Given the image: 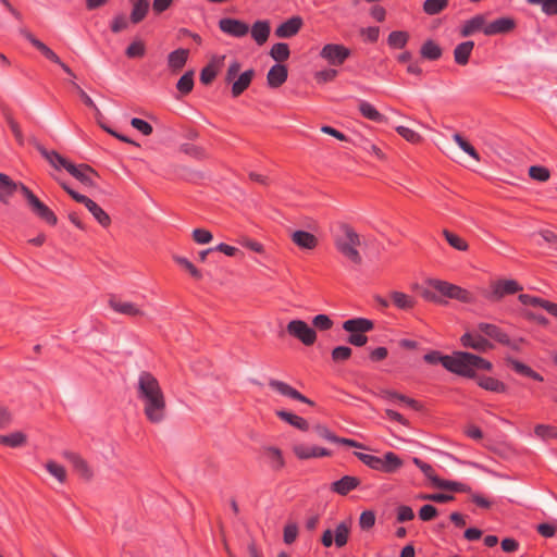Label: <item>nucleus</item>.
I'll use <instances>...</instances> for the list:
<instances>
[{"mask_svg": "<svg viewBox=\"0 0 557 557\" xmlns=\"http://www.w3.org/2000/svg\"><path fill=\"white\" fill-rule=\"evenodd\" d=\"M333 243L336 250L355 265L362 263L359 252L361 236L348 223H339L333 233Z\"/></svg>", "mask_w": 557, "mask_h": 557, "instance_id": "obj_1", "label": "nucleus"}, {"mask_svg": "<svg viewBox=\"0 0 557 557\" xmlns=\"http://www.w3.org/2000/svg\"><path fill=\"white\" fill-rule=\"evenodd\" d=\"M492 362L467 351H454L446 359L447 371L468 379L476 377L475 370L492 371Z\"/></svg>", "mask_w": 557, "mask_h": 557, "instance_id": "obj_2", "label": "nucleus"}, {"mask_svg": "<svg viewBox=\"0 0 557 557\" xmlns=\"http://www.w3.org/2000/svg\"><path fill=\"white\" fill-rule=\"evenodd\" d=\"M354 455L370 469L384 473H394L404 465L403 460L393 451L385 453L383 458L360 451H355Z\"/></svg>", "mask_w": 557, "mask_h": 557, "instance_id": "obj_3", "label": "nucleus"}, {"mask_svg": "<svg viewBox=\"0 0 557 557\" xmlns=\"http://www.w3.org/2000/svg\"><path fill=\"white\" fill-rule=\"evenodd\" d=\"M373 329L374 322L367 318H352L343 322V330L349 333L347 343L356 347H362L368 343L366 333Z\"/></svg>", "mask_w": 557, "mask_h": 557, "instance_id": "obj_4", "label": "nucleus"}, {"mask_svg": "<svg viewBox=\"0 0 557 557\" xmlns=\"http://www.w3.org/2000/svg\"><path fill=\"white\" fill-rule=\"evenodd\" d=\"M242 69V64L237 60H233L226 70L225 82L232 83V96L234 98L239 97L251 84L255 77V70L249 69L243 72L238 77V73Z\"/></svg>", "mask_w": 557, "mask_h": 557, "instance_id": "obj_5", "label": "nucleus"}, {"mask_svg": "<svg viewBox=\"0 0 557 557\" xmlns=\"http://www.w3.org/2000/svg\"><path fill=\"white\" fill-rule=\"evenodd\" d=\"M146 419L152 424L162 423L168 416V404L164 393L139 400Z\"/></svg>", "mask_w": 557, "mask_h": 557, "instance_id": "obj_6", "label": "nucleus"}, {"mask_svg": "<svg viewBox=\"0 0 557 557\" xmlns=\"http://www.w3.org/2000/svg\"><path fill=\"white\" fill-rule=\"evenodd\" d=\"M478 331L485 336L496 341L498 344L507 346L515 351H520L522 344L525 343L524 338L522 337L510 339L509 335L496 324L480 322L478 324Z\"/></svg>", "mask_w": 557, "mask_h": 557, "instance_id": "obj_7", "label": "nucleus"}, {"mask_svg": "<svg viewBox=\"0 0 557 557\" xmlns=\"http://www.w3.org/2000/svg\"><path fill=\"white\" fill-rule=\"evenodd\" d=\"M429 285L444 297L457 299L465 304H471L474 301V296L471 292L449 282L430 280Z\"/></svg>", "mask_w": 557, "mask_h": 557, "instance_id": "obj_8", "label": "nucleus"}, {"mask_svg": "<svg viewBox=\"0 0 557 557\" xmlns=\"http://www.w3.org/2000/svg\"><path fill=\"white\" fill-rule=\"evenodd\" d=\"M62 188L77 202L83 203L87 210L92 214L95 220L102 226L109 227L111 224V218L109 214L98 206L94 200L85 195H82L64 183H61Z\"/></svg>", "mask_w": 557, "mask_h": 557, "instance_id": "obj_9", "label": "nucleus"}, {"mask_svg": "<svg viewBox=\"0 0 557 557\" xmlns=\"http://www.w3.org/2000/svg\"><path fill=\"white\" fill-rule=\"evenodd\" d=\"M289 336L298 339L305 346H312L317 342V332L304 320H292L286 325Z\"/></svg>", "mask_w": 557, "mask_h": 557, "instance_id": "obj_10", "label": "nucleus"}, {"mask_svg": "<svg viewBox=\"0 0 557 557\" xmlns=\"http://www.w3.org/2000/svg\"><path fill=\"white\" fill-rule=\"evenodd\" d=\"M163 393L158 379L148 371H141L138 375L136 396L138 400H146L148 397Z\"/></svg>", "mask_w": 557, "mask_h": 557, "instance_id": "obj_11", "label": "nucleus"}, {"mask_svg": "<svg viewBox=\"0 0 557 557\" xmlns=\"http://www.w3.org/2000/svg\"><path fill=\"white\" fill-rule=\"evenodd\" d=\"M21 35L27 39L45 58H47L49 61L58 64L67 75L72 77H76L73 71L61 61V59L58 57V54L51 50L46 44L37 39L29 30L26 28L20 29Z\"/></svg>", "mask_w": 557, "mask_h": 557, "instance_id": "obj_12", "label": "nucleus"}, {"mask_svg": "<svg viewBox=\"0 0 557 557\" xmlns=\"http://www.w3.org/2000/svg\"><path fill=\"white\" fill-rule=\"evenodd\" d=\"M21 35L27 39L45 58H47L49 61L58 64L67 75L72 77H76L73 71L61 61V59L58 57V54L51 50L46 44L37 39L29 30L26 28L20 29Z\"/></svg>", "mask_w": 557, "mask_h": 557, "instance_id": "obj_13", "label": "nucleus"}, {"mask_svg": "<svg viewBox=\"0 0 557 557\" xmlns=\"http://www.w3.org/2000/svg\"><path fill=\"white\" fill-rule=\"evenodd\" d=\"M523 289V287L515 280H498L491 285V292L486 294V299L497 302L505 296L513 295Z\"/></svg>", "mask_w": 557, "mask_h": 557, "instance_id": "obj_14", "label": "nucleus"}, {"mask_svg": "<svg viewBox=\"0 0 557 557\" xmlns=\"http://www.w3.org/2000/svg\"><path fill=\"white\" fill-rule=\"evenodd\" d=\"M350 528L348 523L341 522L336 525L335 531L327 529L323 532L321 543L324 547H331L333 544L341 548L345 546L349 539Z\"/></svg>", "mask_w": 557, "mask_h": 557, "instance_id": "obj_15", "label": "nucleus"}, {"mask_svg": "<svg viewBox=\"0 0 557 557\" xmlns=\"http://www.w3.org/2000/svg\"><path fill=\"white\" fill-rule=\"evenodd\" d=\"M350 54V49L339 44H327L320 51V57L334 66L342 65Z\"/></svg>", "mask_w": 557, "mask_h": 557, "instance_id": "obj_16", "label": "nucleus"}, {"mask_svg": "<svg viewBox=\"0 0 557 557\" xmlns=\"http://www.w3.org/2000/svg\"><path fill=\"white\" fill-rule=\"evenodd\" d=\"M66 171L75 177L77 181H79L83 185L87 187H95L96 186V177H98V173L88 164L82 163L78 165H75L74 163L70 162V164H66Z\"/></svg>", "mask_w": 557, "mask_h": 557, "instance_id": "obj_17", "label": "nucleus"}, {"mask_svg": "<svg viewBox=\"0 0 557 557\" xmlns=\"http://www.w3.org/2000/svg\"><path fill=\"white\" fill-rule=\"evenodd\" d=\"M219 28L222 33L235 38L245 37L249 33V25L237 18L223 17L219 21Z\"/></svg>", "mask_w": 557, "mask_h": 557, "instance_id": "obj_18", "label": "nucleus"}, {"mask_svg": "<svg viewBox=\"0 0 557 557\" xmlns=\"http://www.w3.org/2000/svg\"><path fill=\"white\" fill-rule=\"evenodd\" d=\"M269 386L282 396L298 400V401L307 404L309 406H314V403L311 399H309L308 397L302 395L300 392L295 389L293 386H290L289 384H287L283 381H280L276 379H271V380H269Z\"/></svg>", "mask_w": 557, "mask_h": 557, "instance_id": "obj_19", "label": "nucleus"}, {"mask_svg": "<svg viewBox=\"0 0 557 557\" xmlns=\"http://www.w3.org/2000/svg\"><path fill=\"white\" fill-rule=\"evenodd\" d=\"M460 343L466 348H471L480 352L491 350L494 345L479 333L467 332L460 337Z\"/></svg>", "mask_w": 557, "mask_h": 557, "instance_id": "obj_20", "label": "nucleus"}, {"mask_svg": "<svg viewBox=\"0 0 557 557\" xmlns=\"http://www.w3.org/2000/svg\"><path fill=\"white\" fill-rule=\"evenodd\" d=\"M304 25V21L300 16H292L286 20L282 24H280L275 29V36L278 38H290L299 33Z\"/></svg>", "mask_w": 557, "mask_h": 557, "instance_id": "obj_21", "label": "nucleus"}, {"mask_svg": "<svg viewBox=\"0 0 557 557\" xmlns=\"http://www.w3.org/2000/svg\"><path fill=\"white\" fill-rule=\"evenodd\" d=\"M516 27V22L511 17H499L486 24L483 33L486 36L510 33Z\"/></svg>", "mask_w": 557, "mask_h": 557, "instance_id": "obj_22", "label": "nucleus"}, {"mask_svg": "<svg viewBox=\"0 0 557 557\" xmlns=\"http://www.w3.org/2000/svg\"><path fill=\"white\" fill-rule=\"evenodd\" d=\"M63 457L71 462L74 470L84 479V480H90L92 478V471L89 468L86 460H84L78 454L74 451L65 450L63 453Z\"/></svg>", "mask_w": 557, "mask_h": 557, "instance_id": "obj_23", "label": "nucleus"}, {"mask_svg": "<svg viewBox=\"0 0 557 557\" xmlns=\"http://www.w3.org/2000/svg\"><path fill=\"white\" fill-rule=\"evenodd\" d=\"M292 242L300 249L313 250L317 248L319 240L315 235L307 231H295L290 234Z\"/></svg>", "mask_w": 557, "mask_h": 557, "instance_id": "obj_24", "label": "nucleus"}, {"mask_svg": "<svg viewBox=\"0 0 557 557\" xmlns=\"http://www.w3.org/2000/svg\"><path fill=\"white\" fill-rule=\"evenodd\" d=\"M288 77L287 66L281 63L274 64L267 74V84L270 88L281 87Z\"/></svg>", "mask_w": 557, "mask_h": 557, "instance_id": "obj_25", "label": "nucleus"}, {"mask_svg": "<svg viewBox=\"0 0 557 557\" xmlns=\"http://www.w3.org/2000/svg\"><path fill=\"white\" fill-rule=\"evenodd\" d=\"M361 481L357 476L344 475L331 484V491L345 496L360 485Z\"/></svg>", "mask_w": 557, "mask_h": 557, "instance_id": "obj_26", "label": "nucleus"}, {"mask_svg": "<svg viewBox=\"0 0 557 557\" xmlns=\"http://www.w3.org/2000/svg\"><path fill=\"white\" fill-rule=\"evenodd\" d=\"M293 451L300 460L331 456V451L326 448L317 446L309 447L302 444L295 445Z\"/></svg>", "mask_w": 557, "mask_h": 557, "instance_id": "obj_27", "label": "nucleus"}, {"mask_svg": "<svg viewBox=\"0 0 557 557\" xmlns=\"http://www.w3.org/2000/svg\"><path fill=\"white\" fill-rule=\"evenodd\" d=\"M109 306L115 312L128 317H143L145 314L144 311L135 304L129 301H121L114 297L109 299Z\"/></svg>", "mask_w": 557, "mask_h": 557, "instance_id": "obj_28", "label": "nucleus"}, {"mask_svg": "<svg viewBox=\"0 0 557 557\" xmlns=\"http://www.w3.org/2000/svg\"><path fill=\"white\" fill-rule=\"evenodd\" d=\"M249 30L256 44L262 46L268 41L271 33L270 22L267 20L256 21Z\"/></svg>", "mask_w": 557, "mask_h": 557, "instance_id": "obj_29", "label": "nucleus"}, {"mask_svg": "<svg viewBox=\"0 0 557 557\" xmlns=\"http://www.w3.org/2000/svg\"><path fill=\"white\" fill-rule=\"evenodd\" d=\"M389 298L397 309L404 311L412 310L417 305V299L413 296L398 290L391 292Z\"/></svg>", "mask_w": 557, "mask_h": 557, "instance_id": "obj_30", "label": "nucleus"}, {"mask_svg": "<svg viewBox=\"0 0 557 557\" xmlns=\"http://www.w3.org/2000/svg\"><path fill=\"white\" fill-rule=\"evenodd\" d=\"M36 149L57 170L66 169V164H70V161L55 150H48L38 143L36 144Z\"/></svg>", "mask_w": 557, "mask_h": 557, "instance_id": "obj_31", "label": "nucleus"}, {"mask_svg": "<svg viewBox=\"0 0 557 557\" xmlns=\"http://www.w3.org/2000/svg\"><path fill=\"white\" fill-rule=\"evenodd\" d=\"M189 51L184 48H178L168 55V66L173 73L180 72L186 64Z\"/></svg>", "mask_w": 557, "mask_h": 557, "instance_id": "obj_32", "label": "nucleus"}, {"mask_svg": "<svg viewBox=\"0 0 557 557\" xmlns=\"http://www.w3.org/2000/svg\"><path fill=\"white\" fill-rule=\"evenodd\" d=\"M263 454L267 457V461L273 471H281L285 467L283 453L280 448L268 446L263 448Z\"/></svg>", "mask_w": 557, "mask_h": 557, "instance_id": "obj_33", "label": "nucleus"}, {"mask_svg": "<svg viewBox=\"0 0 557 557\" xmlns=\"http://www.w3.org/2000/svg\"><path fill=\"white\" fill-rule=\"evenodd\" d=\"M486 26L485 17L482 14H476L470 20L466 21L460 29V35L462 37H469L474 33L482 30Z\"/></svg>", "mask_w": 557, "mask_h": 557, "instance_id": "obj_34", "label": "nucleus"}, {"mask_svg": "<svg viewBox=\"0 0 557 557\" xmlns=\"http://www.w3.org/2000/svg\"><path fill=\"white\" fill-rule=\"evenodd\" d=\"M506 362L519 374L533 379L537 382H543V376L534 371L529 366L524 364L523 362L516 360L511 357L506 358Z\"/></svg>", "mask_w": 557, "mask_h": 557, "instance_id": "obj_35", "label": "nucleus"}, {"mask_svg": "<svg viewBox=\"0 0 557 557\" xmlns=\"http://www.w3.org/2000/svg\"><path fill=\"white\" fill-rule=\"evenodd\" d=\"M474 48L472 40L463 41L454 49V60L458 65H466L469 62L471 52Z\"/></svg>", "mask_w": 557, "mask_h": 557, "instance_id": "obj_36", "label": "nucleus"}, {"mask_svg": "<svg viewBox=\"0 0 557 557\" xmlns=\"http://www.w3.org/2000/svg\"><path fill=\"white\" fill-rule=\"evenodd\" d=\"M475 379L478 385L486 391L494 393H505L507 391L506 384L495 377L481 375Z\"/></svg>", "mask_w": 557, "mask_h": 557, "instance_id": "obj_37", "label": "nucleus"}, {"mask_svg": "<svg viewBox=\"0 0 557 557\" xmlns=\"http://www.w3.org/2000/svg\"><path fill=\"white\" fill-rule=\"evenodd\" d=\"M276 416L285 421L286 423L293 425L294 428L300 430V431H308L309 430V423L306 419L302 417H299L295 413L288 412L286 410H277Z\"/></svg>", "mask_w": 557, "mask_h": 557, "instance_id": "obj_38", "label": "nucleus"}, {"mask_svg": "<svg viewBox=\"0 0 557 557\" xmlns=\"http://www.w3.org/2000/svg\"><path fill=\"white\" fill-rule=\"evenodd\" d=\"M149 1L148 0H133V9L131 12V22L133 24L140 23L148 14Z\"/></svg>", "mask_w": 557, "mask_h": 557, "instance_id": "obj_39", "label": "nucleus"}, {"mask_svg": "<svg viewBox=\"0 0 557 557\" xmlns=\"http://www.w3.org/2000/svg\"><path fill=\"white\" fill-rule=\"evenodd\" d=\"M180 151L198 161L209 159V153L207 150L198 145L189 143L182 144L180 146Z\"/></svg>", "mask_w": 557, "mask_h": 557, "instance_id": "obj_40", "label": "nucleus"}, {"mask_svg": "<svg viewBox=\"0 0 557 557\" xmlns=\"http://www.w3.org/2000/svg\"><path fill=\"white\" fill-rule=\"evenodd\" d=\"M420 53L422 58L435 61L438 60L442 57V48L432 39L426 40L421 49Z\"/></svg>", "mask_w": 557, "mask_h": 557, "instance_id": "obj_41", "label": "nucleus"}, {"mask_svg": "<svg viewBox=\"0 0 557 557\" xmlns=\"http://www.w3.org/2000/svg\"><path fill=\"white\" fill-rule=\"evenodd\" d=\"M410 36L408 32L405 30H394L389 33L387 37V45L392 49H403L408 44Z\"/></svg>", "mask_w": 557, "mask_h": 557, "instance_id": "obj_42", "label": "nucleus"}, {"mask_svg": "<svg viewBox=\"0 0 557 557\" xmlns=\"http://www.w3.org/2000/svg\"><path fill=\"white\" fill-rule=\"evenodd\" d=\"M359 111L361 113V115L372 122H377V123H381V122H384L385 121V116L380 113L375 108L374 106H372L370 102L368 101H361L359 103Z\"/></svg>", "mask_w": 557, "mask_h": 557, "instance_id": "obj_43", "label": "nucleus"}, {"mask_svg": "<svg viewBox=\"0 0 557 557\" xmlns=\"http://www.w3.org/2000/svg\"><path fill=\"white\" fill-rule=\"evenodd\" d=\"M0 188L3 189V191H0V201L7 203L8 198L13 195L17 185L7 174L0 173Z\"/></svg>", "mask_w": 557, "mask_h": 557, "instance_id": "obj_44", "label": "nucleus"}, {"mask_svg": "<svg viewBox=\"0 0 557 557\" xmlns=\"http://www.w3.org/2000/svg\"><path fill=\"white\" fill-rule=\"evenodd\" d=\"M382 397L386 399H395L401 403H405L407 406L411 407L414 410H420L421 405L413 398L407 397L406 395L399 394L395 391L385 389L382 391Z\"/></svg>", "mask_w": 557, "mask_h": 557, "instance_id": "obj_45", "label": "nucleus"}, {"mask_svg": "<svg viewBox=\"0 0 557 557\" xmlns=\"http://www.w3.org/2000/svg\"><path fill=\"white\" fill-rule=\"evenodd\" d=\"M270 55L276 62H284L290 55L289 46L286 42H276L272 46Z\"/></svg>", "mask_w": 557, "mask_h": 557, "instance_id": "obj_46", "label": "nucleus"}, {"mask_svg": "<svg viewBox=\"0 0 557 557\" xmlns=\"http://www.w3.org/2000/svg\"><path fill=\"white\" fill-rule=\"evenodd\" d=\"M26 443V435L23 432H14L8 435H0V444L8 447H20Z\"/></svg>", "mask_w": 557, "mask_h": 557, "instance_id": "obj_47", "label": "nucleus"}, {"mask_svg": "<svg viewBox=\"0 0 557 557\" xmlns=\"http://www.w3.org/2000/svg\"><path fill=\"white\" fill-rule=\"evenodd\" d=\"M435 487L459 493H466L470 491V487L465 483L443 480L441 478L436 479Z\"/></svg>", "mask_w": 557, "mask_h": 557, "instance_id": "obj_48", "label": "nucleus"}, {"mask_svg": "<svg viewBox=\"0 0 557 557\" xmlns=\"http://www.w3.org/2000/svg\"><path fill=\"white\" fill-rule=\"evenodd\" d=\"M519 301L524 306L531 307H540L548 312V306L552 305L550 301L543 299L541 297L532 296L529 294H520L518 297Z\"/></svg>", "mask_w": 557, "mask_h": 557, "instance_id": "obj_49", "label": "nucleus"}, {"mask_svg": "<svg viewBox=\"0 0 557 557\" xmlns=\"http://www.w3.org/2000/svg\"><path fill=\"white\" fill-rule=\"evenodd\" d=\"M530 5H539L543 14L557 15V0H525Z\"/></svg>", "mask_w": 557, "mask_h": 557, "instance_id": "obj_50", "label": "nucleus"}, {"mask_svg": "<svg viewBox=\"0 0 557 557\" xmlns=\"http://www.w3.org/2000/svg\"><path fill=\"white\" fill-rule=\"evenodd\" d=\"M443 235L445 237V239L447 240V243L455 249L459 250V251H467L468 248H469V245L468 243L461 238L460 236H458L457 234L453 233V232H449L448 230H444L443 231Z\"/></svg>", "mask_w": 557, "mask_h": 557, "instance_id": "obj_51", "label": "nucleus"}, {"mask_svg": "<svg viewBox=\"0 0 557 557\" xmlns=\"http://www.w3.org/2000/svg\"><path fill=\"white\" fill-rule=\"evenodd\" d=\"M176 88L184 96L190 94L194 88V72L188 71L183 74L176 84Z\"/></svg>", "mask_w": 557, "mask_h": 557, "instance_id": "obj_52", "label": "nucleus"}, {"mask_svg": "<svg viewBox=\"0 0 557 557\" xmlns=\"http://www.w3.org/2000/svg\"><path fill=\"white\" fill-rule=\"evenodd\" d=\"M173 259L180 267L187 271L193 278L197 281H200L202 278L201 272L187 258L174 256Z\"/></svg>", "mask_w": 557, "mask_h": 557, "instance_id": "obj_53", "label": "nucleus"}, {"mask_svg": "<svg viewBox=\"0 0 557 557\" xmlns=\"http://www.w3.org/2000/svg\"><path fill=\"white\" fill-rule=\"evenodd\" d=\"M447 5L448 0H425L423 11L429 15H436L445 10Z\"/></svg>", "mask_w": 557, "mask_h": 557, "instance_id": "obj_54", "label": "nucleus"}, {"mask_svg": "<svg viewBox=\"0 0 557 557\" xmlns=\"http://www.w3.org/2000/svg\"><path fill=\"white\" fill-rule=\"evenodd\" d=\"M36 216L45 221L47 224L54 226L58 223V218L54 212L42 203L36 211L33 212Z\"/></svg>", "mask_w": 557, "mask_h": 557, "instance_id": "obj_55", "label": "nucleus"}, {"mask_svg": "<svg viewBox=\"0 0 557 557\" xmlns=\"http://www.w3.org/2000/svg\"><path fill=\"white\" fill-rule=\"evenodd\" d=\"M453 138L462 151H465L474 160L480 161V156L475 148L469 141H467L459 133L454 134Z\"/></svg>", "mask_w": 557, "mask_h": 557, "instance_id": "obj_56", "label": "nucleus"}, {"mask_svg": "<svg viewBox=\"0 0 557 557\" xmlns=\"http://www.w3.org/2000/svg\"><path fill=\"white\" fill-rule=\"evenodd\" d=\"M129 59L143 58L146 54V46L141 40H134L125 50Z\"/></svg>", "mask_w": 557, "mask_h": 557, "instance_id": "obj_57", "label": "nucleus"}, {"mask_svg": "<svg viewBox=\"0 0 557 557\" xmlns=\"http://www.w3.org/2000/svg\"><path fill=\"white\" fill-rule=\"evenodd\" d=\"M352 355V349L349 346H337L333 348L331 358L335 363L347 361Z\"/></svg>", "mask_w": 557, "mask_h": 557, "instance_id": "obj_58", "label": "nucleus"}, {"mask_svg": "<svg viewBox=\"0 0 557 557\" xmlns=\"http://www.w3.org/2000/svg\"><path fill=\"white\" fill-rule=\"evenodd\" d=\"M46 469L60 483H64L66 481V470L63 466L50 460L46 463Z\"/></svg>", "mask_w": 557, "mask_h": 557, "instance_id": "obj_59", "label": "nucleus"}, {"mask_svg": "<svg viewBox=\"0 0 557 557\" xmlns=\"http://www.w3.org/2000/svg\"><path fill=\"white\" fill-rule=\"evenodd\" d=\"M534 433L542 440L557 438V428L549 424H537L534 428Z\"/></svg>", "mask_w": 557, "mask_h": 557, "instance_id": "obj_60", "label": "nucleus"}, {"mask_svg": "<svg viewBox=\"0 0 557 557\" xmlns=\"http://www.w3.org/2000/svg\"><path fill=\"white\" fill-rule=\"evenodd\" d=\"M23 196L25 197L28 207L32 212L36 211L44 202L24 184H21L20 187Z\"/></svg>", "mask_w": 557, "mask_h": 557, "instance_id": "obj_61", "label": "nucleus"}, {"mask_svg": "<svg viewBox=\"0 0 557 557\" xmlns=\"http://www.w3.org/2000/svg\"><path fill=\"white\" fill-rule=\"evenodd\" d=\"M396 132L405 140H407V141H409L411 144H420L423 140L422 136L418 132H416V131H413V129H411L409 127H406V126H397L396 127Z\"/></svg>", "mask_w": 557, "mask_h": 557, "instance_id": "obj_62", "label": "nucleus"}, {"mask_svg": "<svg viewBox=\"0 0 557 557\" xmlns=\"http://www.w3.org/2000/svg\"><path fill=\"white\" fill-rule=\"evenodd\" d=\"M529 176L534 181L546 182L550 177V172L545 166L532 165L529 169Z\"/></svg>", "mask_w": 557, "mask_h": 557, "instance_id": "obj_63", "label": "nucleus"}, {"mask_svg": "<svg viewBox=\"0 0 557 557\" xmlns=\"http://www.w3.org/2000/svg\"><path fill=\"white\" fill-rule=\"evenodd\" d=\"M313 329L319 331H329L333 327L332 319L326 314H318L312 320Z\"/></svg>", "mask_w": 557, "mask_h": 557, "instance_id": "obj_64", "label": "nucleus"}]
</instances>
